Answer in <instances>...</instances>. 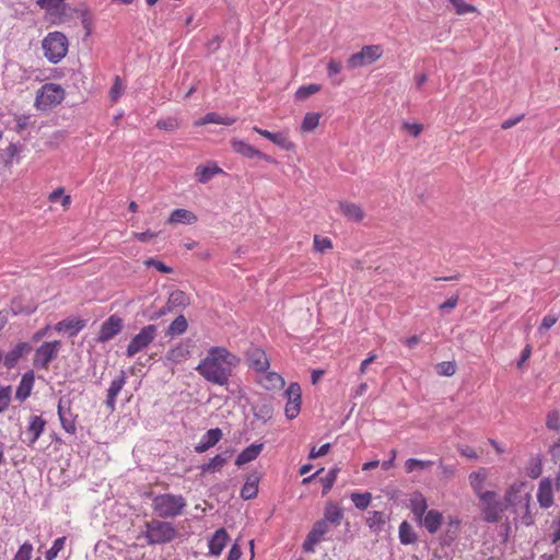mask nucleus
<instances>
[{
    "label": "nucleus",
    "instance_id": "nucleus-14",
    "mask_svg": "<svg viewBox=\"0 0 560 560\" xmlns=\"http://www.w3.org/2000/svg\"><path fill=\"white\" fill-rule=\"evenodd\" d=\"M46 421L40 416L32 415L23 440L28 446L34 445L45 430Z\"/></svg>",
    "mask_w": 560,
    "mask_h": 560
},
{
    "label": "nucleus",
    "instance_id": "nucleus-49",
    "mask_svg": "<svg viewBox=\"0 0 560 560\" xmlns=\"http://www.w3.org/2000/svg\"><path fill=\"white\" fill-rule=\"evenodd\" d=\"M66 542V537H59L57 538L51 548L46 552V559L47 560H54L60 550H62Z\"/></svg>",
    "mask_w": 560,
    "mask_h": 560
},
{
    "label": "nucleus",
    "instance_id": "nucleus-19",
    "mask_svg": "<svg viewBox=\"0 0 560 560\" xmlns=\"http://www.w3.org/2000/svg\"><path fill=\"white\" fill-rule=\"evenodd\" d=\"M489 471L486 468H479L476 471H472L469 475V483L472 488L476 495L479 498L482 493H488V490H485V483L488 479Z\"/></svg>",
    "mask_w": 560,
    "mask_h": 560
},
{
    "label": "nucleus",
    "instance_id": "nucleus-40",
    "mask_svg": "<svg viewBox=\"0 0 560 560\" xmlns=\"http://www.w3.org/2000/svg\"><path fill=\"white\" fill-rule=\"evenodd\" d=\"M339 472L338 467H334L329 472L320 479L323 483V495H326L332 488Z\"/></svg>",
    "mask_w": 560,
    "mask_h": 560
},
{
    "label": "nucleus",
    "instance_id": "nucleus-2",
    "mask_svg": "<svg viewBox=\"0 0 560 560\" xmlns=\"http://www.w3.org/2000/svg\"><path fill=\"white\" fill-rule=\"evenodd\" d=\"M522 487V483H514L509 488L505 494L506 504L497 499L498 494L494 491L480 494L479 500L483 520L489 523L499 522L506 505H514L516 503V494L521 491Z\"/></svg>",
    "mask_w": 560,
    "mask_h": 560
},
{
    "label": "nucleus",
    "instance_id": "nucleus-23",
    "mask_svg": "<svg viewBox=\"0 0 560 560\" xmlns=\"http://www.w3.org/2000/svg\"><path fill=\"white\" fill-rule=\"evenodd\" d=\"M229 540V535L224 528L218 529L209 541V550L211 555L219 556L224 549Z\"/></svg>",
    "mask_w": 560,
    "mask_h": 560
},
{
    "label": "nucleus",
    "instance_id": "nucleus-46",
    "mask_svg": "<svg viewBox=\"0 0 560 560\" xmlns=\"http://www.w3.org/2000/svg\"><path fill=\"white\" fill-rule=\"evenodd\" d=\"M319 90L320 85L318 84L303 85L296 91L295 96L299 100H306L308 96L317 93Z\"/></svg>",
    "mask_w": 560,
    "mask_h": 560
},
{
    "label": "nucleus",
    "instance_id": "nucleus-41",
    "mask_svg": "<svg viewBox=\"0 0 560 560\" xmlns=\"http://www.w3.org/2000/svg\"><path fill=\"white\" fill-rule=\"evenodd\" d=\"M167 301H168L170 307H175V308L178 306H184L188 303V299H187L186 294L180 290L173 291L170 294Z\"/></svg>",
    "mask_w": 560,
    "mask_h": 560
},
{
    "label": "nucleus",
    "instance_id": "nucleus-15",
    "mask_svg": "<svg viewBox=\"0 0 560 560\" xmlns=\"http://www.w3.org/2000/svg\"><path fill=\"white\" fill-rule=\"evenodd\" d=\"M231 144H232L233 150L236 153L242 154L245 158H248V159L258 158V159H262L267 162H272V159L269 155L262 153L261 151H259L258 149L254 148L253 145H250L249 143H247L243 140H236V139L232 140Z\"/></svg>",
    "mask_w": 560,
    "mask_h": 560
},
{
    "label": "nucleus",
    "instance_id": "nucleus-51",
    "mask_svg": "<svg viewBox=\"0 0 560 560\" xmlns=\"http://www.w3.org/2000/svg\"><path fill=\"white\" fill-rule=\"evenodd\" d=\"M11 400V388L8 387H0V413L3 412Z\"/></svg>",
    "mask_w": 560,
    "mask_h": 560
},
{
    "label": "nucleus",
    "instance_id": "nucleus-10",
    "mask_svg": "<svg viewBox=\"0 0 560 560\" xmlns=\"http://www.w3.org/2000/svg\"><path fill=\"white\" fill-rule=\"evenodd\" d=\"M334 526L322 518L317 521L311 532L307 534L306 539L303 542V550L305 552H314L315 546L328 534Z\"/></svg>",
    "mask_w": 560,
    "mask_h": 560
},
{
    "label": "nucleus",
    "instance_id": "nucleus-64",
    "mask_svg": "<svg viewBox=\"0 0 560 560\" xmlns=\"http://www.w3.org/2000/svg\"><path fill=\"white\" fill-rule=\"evenodd\" d=\"M242 551L238 545L234 544L228 555L226 560H238L241 558Z\"/></svg>",
    "mask_w": 560,
    "mask_h": 560
},
{
    "label": "nucleus",
    "instance_id": "nucleus-12",
    "mask_svg": "<svg viewBox=\"0 0 560 560\" xmlns=\"http://www.w3.org/2000/svg\"><path fill=\"white\" fill-rule=\"evenodd\" d=\"M58 416L62 429L69 433L74 434L77 432L75 418L77 416L71 411V401L67 397H61L58 401Z\"/></svg>",
    "mask_w": 560,
    "mask_h": 560
},
{
    "label": "nucleus",
    "instance_id": "nucleus-56",
    "mask_svg": "<svg viewBox=\"0 0 560 560\" xmlns=\"http://www.w3.org/2000/svg\"><path fill=\"white\" fill-rule=\"evenodd\" d=\"M314 246H315L316 250L324 252L325 249L331 247V241L327 237L320 238L318 236H315L314 237Z\"/></svg>",
    "mask_w": 560,
    "mask_h": 560
},
{
    "label": "nucleus",
    "instance_id": "nucleus-35",
    "mask_svg": "<svg viewBox=\"0 0 560 560\" xmlns=\"http://www.w3.org/2000/svg\"><path fill=\"white\" fill-rule=\"evenodd\" d=\"M260 383L266 389L271 390L282 388L284 385V380L278 373L268 372L261 377Z\"/></svg>",
    "mask_w": 560,
    "mask_h": 560
},
{
    "label": "nucleus",
    "instance_id": "nucleus-52",
    "mask_svg": "<svg viewBox=\"0 0 560 560\" xmlns=\"http://www.w3.org/2000/svg\"><path fill=\"white\" fill-rule=\"evenodd\" d=\"M330 447H331L330 443H326V444L322 445L319 448H316V446H313L310 451L308 458L315 459L317 457L325 456L329 453Z\"/></svg>",
    "mask_w": 560,
    "mask_h": 560
},
{
    "label": "nucleus",
    "instance_id": "nucleus-36",
    "mask_svg": "<svg viewBox=\"0 0 560 560\" xmlns=\"http://www.w3.org/2000/svg\"><path fill=\"white\" fill-rule=\"evenodd\" d=\"M386 515L380 511H373L370 513V516L366 520L368 526L375 533H378L383 529V526L386 523Z\"/></svg>",
    "mask_w": 560,
    "mask_h": 560
},
{
    "label": "nucleus",
    "instance_id": "nucleus-22",
    "mask_svg": "<svg viewBox=\"0 0 560 560\" xmlns=\"http://www.w3.org/2000/svg\"><path fill=\"white\" fill-rule=\"evenodd\" d=\"M339 209L340 212L350 221L360 222L364 219V211L357 203L340 201Z\"/></svg>",
    "mask_w": 560,
    "mask_h": 560
},
{
    "label": "nucleus",
    "instance_id": "nucleus-32",
    "mask_svg": "<svg viewBox=\"0 0 560 560\" xmlns=\"http://www.w3.org/2000/svg\"><path fill=\"white\" fill-rule=\"evenodd\" d=\"M235 121H236V119L234 117L220 116L217 113H208V114L205 115L203 118H201L200 120L196 121V125L197 126H203V125H207V124H220V125L231 126Z\"/></svg>",
    "mask_w": 560,
    "mask_h": 560
},
{
    "label": "nucleus",
    "instance_id": "nucleus-39",
    "mask_svg": "<svg viewBox=\"0 0 560 560\" xmlns=\"http://www.w3.org/2000/svg\"><path fill=\"white\" fill-rule=\"evenodd\" d=\"M320 115L317 113H307L304 116L301 128L303 131H313L319 124Z\"/></svg>",
    "mask_w": 560,
    "mask_h": 560
},
{
    "label": "nucleus",
    "instance_id": "nucleus-45",
    "mask_svg": "<svg viewBox=\"0 0 560 560\" xmlns=\"http://www.w3.org/2000/svg\"><path fill=\"white\" fill-rule=\"evenodd\" d=\"M271 142L285 150H291L293 148V143L289 140L285 132L273 133Z\"/></svg>",
    "mask_w": 560,
    "mask_h": 560
},
{
    "label": "nucleus",
    "instance_id": "nucleus-34",
    "mask_svg": "<svg viewBox=\"0 0 560 560\" xmlns=\"http://www.w3.org/2000/svg\"><path fill=\"white\" fill-rule=\"evenodd\" d=\"M187 328H188L187 319L185 318L184 315H179L168 326V328L166 330V336H168L171 338L180 336L184 332H186Z\"/></svg>",
    "mask_w": 560,
    "mask_h": 560
},
{
    "label": "nucleus",
    "instance_id": "nucleus-18",
    "mask_svg": "<svg viewBox=\"0 0 560 560\" xmlns=\"http://www.w3.org/2000/svg\"><path fill=\"white\" fill-rule=\"evenodd\" d=\"M222 438V431L219 428L208 430L201 438L200 442L195 446L197 453H205L213 447Z\"/></svg>",
    "mask_w": 560,
    "mask_h": 560
},
{
    "label": "nucleus",
    "instance_id": "nucleus-61",
    "mask_svg": "<svg viewBox=\"0 0 560 560\" xmlns=\"http://www.w3.org/2000/svg\"><path fill=\"white\" fill-rule=\"evenodd\" d=\"M458 300H459L458 294L451 296L450 299H447L444 303H442L440 305V310L445 311V310L455 308L458 303Z\"/></svg>",
    "mask_w": 560,
    "mask_h": 560
},
{
    "label": "nucleus",
    "instance_id": "nucleus-6",
    "mask_svg": "<svg viewBox=\"0 0 560 560\" xmlns=\"http://www.w3.org/2000/svg\"><path fill=\"white\" fill-rule=\"evenodd\" d=\"M65 98V90L55 83L44 84L37 92L35 106L40 110L50 109Z\"/></svg>",
    "mask_w": 560,
    "mask_h": 560
},
{
    "label": "nucleus",
    "instance_id": "nucleus-44",
    "mask_svg": "<svg viewBox=\"0 0 560 560\" xmlns=\"http://www.w3.org/2000/svg\"><path fill=\"white\" fill-rule=\"evenodd\" d=\"M450 2L453 4L458 15L474 13L477 11V9L474 5L466 3L464 0H450Z\"/></svg>",
    "mask_w": 560,
    "mask_h": 560
},
{
    "label": "nucleus",
    "instance_id": "nucleus-17",
    "mask_svg": "<svg viewBox=\"0 0 560 560\" xmlns=\"http://www.w3.org/2000/svg\"><path fill=\"white\" fill-rule=\"evenodd\" d=\"M125 384H126V375H125V372L121 371L120 374L112 381L110 386L107 390V398L105 400V405L110 411L115 410L116 398H117L118 394L121 392Z\"/></svg>",
    "mask_w": 560,
    "mask_h": 560
},
{
    "label": "nucleus",
    "instance_id": "nucleus-30",
    "mask_svg": "<svg viewBox=\"0 0 560 560\" xmlns=\"http://www.w3.org/2000/svg\"><path fill=\"white\" fill-rule=\"evenodd\" d=\"M85 326L82 319L68 318L56 324L55 329L59 332L70 331V336L77 335Z\"/></svg>",
    "mask_w": 560,
    "mask_h": 560
},
{
    "label": "nucleus",
    "instance_id": "nucleus-53",
    "mask_svg": "<svg viewBox=\"0 0 560 560\" xmlns=\"http://www.w3.org/2000/svg\"><path fill=\"white\" fill-rule=\"evenodd\" d=\"M551 541L557 544L560 541V514L551 523Z\"/></svg>",
    "mask_w": 560,
    "mask_h": 560
},
{
    "label": "nucleus",
    "instance_id": "nucleus-63",
    "mask_svg": "<svg viewBox=\"0 0 560 560\" xmlns=\"http://www.w3.org/2000/svg\"><path fill=\"white\" fill-rule=\"evenodd\" d=\"M341 68L342 66L339 61L330 60L328 63V74L330 77L338 74L341 71Z\"/></svg>",
    "mask_w": 560,
    "mask_h": 560
},
{
    "label": "nucleus",
    "instance_id": "nucleus-50",
    "mask_svg": "<svg viewBox=\"0 0 560 560\" xmlns=\"http://www.w3.org/2000/svg\"><path fill=\"white\" fill-rule=\"evenodd\" d=\"M156 127L162 130L173 131L178 127V121L174 117H168L158 121Z\"/></svg>",
    "mask_w": 560,
    "mask_h": 560
},
{
    "label": "nucleus",
    "instance_id": "nucleus-25",
    "mask_svg": "<svg viewBox=\"0 0 560 560\" xmlns=\"http://www.w3.org/2000/svg\"><path fill=\"white\" fill-rule=\"evenodd\" d=\"M190 354L187 347L177 345L171 348L165 354V361L170 364H178L184 362Z\"/></svg>",
    "mask_w": 560,
    "mask_h": 560
},
{
    "label": "nucleus",
    "instance_id": "nucleus-58",
    "mask_svg": "<svg viewBox=\"0 0 560 560\" xmlns=\"http://www.w3.org/2000/svg\"><path fill=\"white\" fill-rule=\"evenodd\" d=\"M145 265L147 266H152L154 267L155 269H158L159 271L163 272V273H170L172 271V268L164 265L162 261L160 260H156V259H153V258H150L145 261Z\"/></svg>",
    "mask_w": 560,
    "mask_h": 560
},
{
    "label": "nucleus",
    "instance_id": "nucleus-24",
    "mask_svg": "<svg viewBox=\"0 0 560 560\" xmlns=\"http://www.w3.org/2000/svg\"><path fill=\"white\" fill-rule=\"evenodd\" d=\"M342 518H343V512L339 506H337L332 502H329L326 504L325 511H324V517L322 518L323 521H326L327 523L331 524L334 527H337L340 525Z\"/></svg>",
    "mask_w": 560,
    "mask_h": 560
},
{
    "label": "nucleus",
    "instance_id": "nucleus-16",
    "mask_svg": "<svg viewBox=\"0 0 560 560\" xmlns=\"http://www.w3.org/2000/svg\"><path fill=\"white\" fill-rule=\"evenodd\" d=\"M537 500L542 509H548L553 504V485L550 478H542L539 481Z\"/></svg>",
    "mask_w": 560,
    "mask_h": 560
},
{
    "label": "nucleus",
    "instance_id": "nucleus-3",
    "mask_svg": "<svg viewBox=\"0 0 560 560\" xmlns=\"http://www.w3.org/2000/svg\"><path fill=\"white\" fill-rule=\"evenodd\" d=\"M186 506V499L182 494L163 493L152 499V510L160 518H175L183 514Z\"/></svg>",
    "mask_w": 560,
    "mask_h": 560
},
{
    "label": "nucleus",
    "instance_id": "nucleus-54",
    "mask_svg": "<svg viewBox=\"0 0 560 560\" xmlns=\"http://www.w3.org/2000/svg\"><path fill=\"white\" fill-rule=\"evenodd\" d=\"M122 90H124L122 83H121L119 77H116L115 83L112 86L110 92H109L112 101H114V102L117 101L120 97Z\"/></svg>",
    "mask_w": 560,
    "mask_h": 560
},
{
    "label": "nucleus",
    "instance_id": "nucleus-38",
    "mask_svg": "<svg viewBox=\"0 0 560 560\" xmlns=\"http://www.w3.org/2000/svg\"><path fill=\"white\" fill-rule=\"evenodd\" d=\"M371 500H372V494L370 492H364V493L354 492L351 494V501L353 502L355 508L359 510H365L370 505Z\"/></svg>",
    "mask_w": 560,
    "mask_h": 560
},
{
    "label": "nucleus",
    "instance_id": "nucleus-60",
    "mask_svg": "<svg viewBox=\"0 0 560 560\" xmlns=\"http://www.w3.org/2000/svg\"><path fill=\"white\" fill-rule=\"evenodd\" d=\"M546 425H547L549 429H552V430H557V429H559L560 424H559V417H558V413H557V412H550V413L547 416V422H546Z\"/></svg>",
    "mask_w": 560,
    "mask_h": 560
},
{
    "label": "nucleus",
    "instance_id": "nucleus-13",
    "mask_svg": "<svg viewBox=\"0 0 560 560\" xmlns=\"http://www.w3.org/2000/svg\"><path fill=\"white\" fill-rule=\"evenodd\" d=\"M284 394L288 398L284 409L285 416L288 419H294L298 417L301 409V386L298 383H291Z\"/></svg>",
    "mask_w": 560,
    "mask_h": 560
},
{
    "label": "nucleus",
    "instance_id": "nucleus-59",
    "mask_svg": "<svg viewBox=\"0 0 560 560\" xmlns=\"http://www.w3.org/2000/svg\"><path fill=\"white\" fill-rule=\"evenodd\" d=\"M175 307H170V304L168 302L166 303L165 306H163L162 308H160L159 311L152 313L149 315V319L150 320H156L163 316H165L166 314L171 313Z\"/></svg>",
    "mask_w": 560,
    "mask_h": 560
},
{
    "label": "nucleus",
    "instance_id": "nucleus-31",
    "mask_svg": "<svg viewBox=\"0 0 560 560\" xmlns=\"http://www.w3.org/2000/svg\"><path fill=\"white\" fill-rule=\"evenodd\" d=\"M258 482L259 478L257 475H249L241 490V497L244 500H250L255 498L258 493Z\"/></svg>",
    "mask_w": 560,
    "mask_h": 560
},
{
    "label": "nucleus",
    "instance_id": "nucleus-5",
    "mask_svg": "<svg viewBox=\"0 0 560 560\" xmlns=\"http://www.w3.org/2000/svg\"><path fill=\"white\" fill-rule=\"evenodd\" d=\"M45 57L52 63H58L68 51V39L60 32L49 33L42 43Z\"/></svg>",
    "mask_w": 560,
    "mask_h": 560
},
{
    "label": "nucleus",
    "instance_id": "nucleus-48",
    "mask_svg": "<svg viewBox=\"0 0 560 560\" xmlns=\"http://www.w3.org/2000/svg\"><path fill=\"white\" fill-rule=\"evenodd\" d=\"M427 510V503L423 498L412 500V513L417 520L421 521Z\"/></svg>",
    "mask_w": 560,
    "mask_h": 560
},
{
    "label": "nucleus",
    "instance_id": "nucleus-62",
    "mask_svg": "<svg viewBox=\"0 0 560 560\" xmlns=\"http://www.w3.org/2000/svg\"><path fill=\"white\" fill-rule=\"evenodd\" d=\"M155 236H156V234L152 233L151 231H145V232H142V233H133V237L136 240H138L139 242H143V243L151 241Z\"/></svg>",
    "mask_w": 560,
    "mask_h": 560
},
{
    "label": "nucleus",
    "instance_id": "nucleus-37",
    "mask_svg": "<svg viewBox=\"0 0 560 560\" xmlns=\"http://www.w3.org/2000/svg\"><path fill=\"white\" fill-rule=\"evenodd\" d=\"M399 540L402 545L413 544L417 540V535L407 521L399 525Z\"/></svg>",
    "mask_w": 560,
    "mask_h": 560
},
{
    "label": "nucleus",
    "instance_id": "nucleus-33",
    "mask_svg": "<svg viewBox=\"0 0 560 560\" xmlns=\"http://www.w3.org/2000/svg\"><path fill=\"white\" fill-rule=\"evenodd\" d=\"M220 173H222V170L218 166L198 165L195 175L199 183L206 184L211 180L214 175Z\"/></svg>",
    "mask_w": 560,
    "mask_h": 560
},
{
    "label": "nucleus",
    "instance_id": "nucleus-55",
    "mask_svg": "<svg viewBox=\"0 0 560 560\" xmlns=\"http://www.w3.org/2000/svg\"><path fill=\"white\" fill-rule=\"evenodd\" d=\"M558 320V317L555 316V315H546L542 320H541V324L538 328V330L540 332L542 331H547L548 329H550Z\"/></svg>",
    "mask_w": 560,
    "mask_h": 560
},
{
    "label": "nucleus",
    "instance_id": "nucleus-8",
    "mask_svg": "<svg viewBox=\"0 0 560 560\" xmlns=\"http://www.w3.org/2000/svg\"><path fill=\"white\" fill-rule=\"evenodd\" d=\"M158 327L155 325L144 326L127 346L126 354L128 358L135 357L138 352L147 348L156 337Z\"/></svg>",
    "mask_w": 560,
    "mask_h": 560
},
{
    "label": "nucleus",
    "instance_id": "nucleus-20",
    "mask_svg": "<svg viewBox=\"0 0 560 560\" xmlns=\"http://www.w3.org/2000/svg\"><path fill=\"white\" fill-rule=\"evenodd\" d=\"M232 451H224L221 454L214 456L210 462L200 466V470L202 474L206 472H214L220 471L222 467L228 463V460L232 457Z\"/></svg>",
    "mask_w": 560,
    "mask_h": 560
},
{
    "label": "nucleus",
    "instance_id": "nucleus-9",
    "mask_svg": "<svg viewBox=\"0 0 560 560\" xmlns=\"http://www.w3.org/2000/svg\"><path fill=\"white\" fill-rule=\"evenodd\" d=\"M60 348L61 342L58 340L44 342L35 351L33 365L37 369L47 370L50 362L57 358Z\"/></svg>",
    "mask_w": 560,
    "mask_h": 560
},
{
    "label": "nucleus",
    "instance_id": "nucleus-11",
    "mask_svg": "<svg viewBox=\"0 0 560 560\" xmlns=\"http://www.w3.org/2000/svg\"><path fill=\"white\" fill-rule=\"evenodd\" d=\"M124 327V320L116 314L110 315L100 328L97 336V342H107L117 336Z\"/></svg>",
    "mask_w": 560,
    "mask_h": 560
},
{
    "label": "nucleus",
    "instance_id": "nucleus-43",
    "mask_svg": "<svg viewBox=\"0 0 560 560\" xmlns=\"http://www.w3.org/2000/svg\"><path fill=\"white\" fill-rule=\"evenodd\" d=\"M432 465L431 460H421L417 458H409L406 460L405 467L407 472H412L416 469H427Z\"/></svg>",
    "mask_w": 560,
    "mask_h": 560
},
{
    "label": "nucleus",
    "instance_id": "nucleus-42",
    "mask_svg": "<svg viewBox=\"0 0 560 560\" xmlns=\"http://www.w3.org/2000/svg\"><path fill=\"white\" fill-rule=\"evenodd\" d=\"M435 372L441 376H453L456 372V363L454 361H444L435 365Z\"/></svg>",
    "mask_w": 560,
    "mask_h": 560
},
{
    "label": "nucleus",
    "instance_id": "nucleus-21",
    "mask_svg": "<svg viewBox=\"0 0 560 560\" xmlns=\"http://www.w3.org/2000/svg\"><path fill=\"white\" fill-rule=\"evenodd\" d=\"M31 351V346L27 342L18 343L11 351H9L4 359L3 363L8 369H12L18 361L23 357V354Z\"/></svg>",
    "mask_w": 560,
    "mask_h": 560
},
{
    "label": "nucleus",
    "instance_id": "nucleus-1",
    "mask_svg": "<svg viewBox=\"0 0 560 560\" xmlns=\"http://www.w3.org/2000/svg\"><path fill=\"white\" fill-rule=\"evenodd\" d=\"M240 360L224 347H211L196 366V371L207 382L224 386L229 384L233 370Z\"/></svg>",
    "mask_w": 560,
    "mask_h": 560
},
{
    "label": "nucleus",
    "instance_id": "nucleus-26",
    "mask_svg": "<svg viewBox=\"0 0 560 560\" xmlns=\"http://www.w3.org/2000/svg\"><path fill=\"white\" fill-rule=\"evenodd\" d=\"M264 445L262 444H252L247 446L245 450L241 452V454L237 456L235 460V465L241 467L254 459L257 458V456L262 451Z\"/></svg>",
    "mask_w": 560,
    "mask_h": 560
},
{
    "label": "nucleus",
    "instance_id": "nucleus-29",
    "mask_svg": "<svg viewBox=\"0 0 560 560\" xmlns=\"http://www.w3.org/2000/svg\"><path fill=\"white\" fill-rule=\"evenodd\" d=\"M443 515L436 510H430L420 522L428 529L429 533L434 534L438 532L442 524Z\"/></svg>",
    "mask_w": 560,
    "mask_h": 560
},
{
    "label": "nucleus",
    "instance_id": "nucleus-47",
    "mask_svg": "<svg viewBox=\"0 0 560 560\" xmlns=\"http://www.w3.org/2000/svg\"><path fill=\"white\" fill-rule=\"evenodd\" d=\"M33 552V545L25 541L15 553L13 560H30Z\"/></svg>",
    "mask_w": 560,
    "mask_h": 560
},
{
    "label": "nucleus",
    "instance_id": "nucleus-28",
    "mask_svg": "<svg viewBox=\"0 0 560 560\" xmlns=\"http://www.w3.org/2000/svg\"><path fill=\"white\" fill-rule=\"evenodd\" d=\"M249 364L257 372H266L269 368V361L266 353L260 349H255L249 353Z\"/></svg>",
    "mask_w": 560,
    "mask_h": 560
},
{
    "label": "nucleus",
    "instance_id": "nucleus-7",
    "mask_svg": "<svg viewBox=\"0 0 560 560\" xmlns=\"http://www.w3.org/2000/svg\"><path fill=\"white\" fill-rule=\"evenodd\" d=\"M383 55V48L380 45L363 46L359 52L351 55L348 59V68L357 69L372 65Z\"/></svg>",
    "mask_w": 560,
    "mask_h": 560
},
{
    "label": "nucleus",
    "instance_id": "nucleus-4",
    "mask_svg": "<svg viewBox=\"0 0 560 560\" xmlns=\"http://www.w3.org/2000/svg\"><path fill=\"white\" fill-rule=\"evenodd\" d=\"M144 537L149 545H163L171 542L177 536L175 526L166 521L151 520L145 523Z\"/></svg>",
    "mask_w": 560,
    "mask_h": 560
},
{
    "label": "nucleus",
    "instance_id": "nucleus-57",
    "mask_svg": "<svg viewBox=\"0 0 560 560\" xmlns=\"http://www.w3.org/2000/svg\"><path fill=\"white\" fill-rule=\"evenodd\" d=\"M402 129L406 130L407 132H409L411 136H413L416 138L423 130V126L420 125V124L404 122L402 124Z\"/></svg>",
    "mask_w": 560,
    "mask_h": 560
},
{
    "label": "nucleus",
    "instance_id": "nucleus-27",
    "mask_svg": "<svg viewBox=\"0 0 560 560\" xmlns=\"http://www.w3.org/2000/svg\"><path fill=\"white\" fill-rule=\"evenodd\" d=\"M196 222H197L196 214L186 209L174 210L167 220V223H170V224H178V223L194 224Z\"/></svg>",
    "mask_w": 560,
    "mask_h": 560
}]
</instances>
